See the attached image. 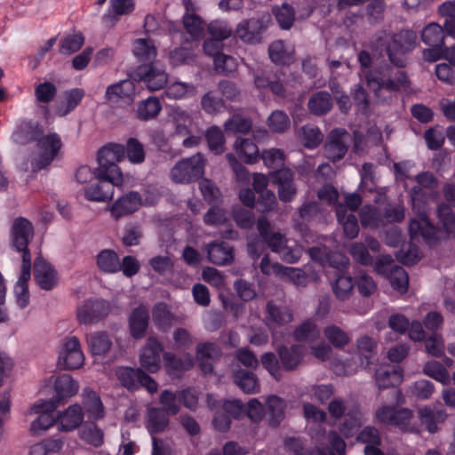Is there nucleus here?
<instances>
[{
	"mask_svg": "<svg viewBox=\"0 0 455 455\" xmlns=\"http://www.w3.org/2000/svg\"><path fill=\"white\" fill-rule=\"evenodd\" d=\"M58 419L60 421L59 429L60 431L74 430L77 428L84 420L83 408L77 403L72 404L66 411L60 413Z\"/></svg>",
	"mask_w": 455,
	"mask_h": 455,
	"instance_id": "obj_31",
	"label": "nucleus"
},
{
	"mask_svg": "<svg viewBox=\"0 0 455 455\" xmlns=\"http://www.w3.org/2000/svg\"><path fill=\"white\" fill-rule=\"evenodd\" d=\"M350 134L342 128H337L331 132L325 144L326 157L333 162L341 159L347 151V142Z\"/></svg>",
	"mask_w": 455,
	"mask_h": 455,
	"instance_id": "obj_17",
	"label": "nucleus"
},
{
	"mask_svg": "<svg viewBox=\"0 0 455 455\" xmlns=\"http://www.w3.org/2000/svg\"><path fill=\"white\" fill-rule=\"evenodd\" d=\"M419 417L430 433L437 430L436 424L444 420L446 414L442 410L441 403L428 405L419 411Z\"/></svg>",
	"mask_w": 455,
	"mask_h": 455,
	"instance_id": "obj_32",
	"label": "nucleus"
},
{
	"mask_svg": "<svg viewBox=\"0 0 455 455\" xmlns=\"http://www.w3.org/2000/svg\"><path fill=\"white\" fill-rule=\"evenodd\" d=\"M325 339L334 347H343L347 345L351 338L349 334L336 324H329L323 329Z\"/></svg>",
	"mask_w": 455,
	"mask_h": 455,
	"instance_id": "obj_51",
	"label": "nucleus"
},
{
	"mask_svg": "<svg viewBox=\"0 0 455 455\" xmlns=\"http://www.w3.org/2000/svg\"><path fill=\"white\" fill-rule=\"evenodd\" d=\"M267 28L263 20L250 19L238 23L235 35L244 43L258 44L261 40V35Z\"/></svg>",
	"mask_w": 455,
	"mask_h": 455,
	"instance_id": "obj_20",
	"label": "nucleus"
},
{
	"mask_svg": "<svg viewBox=\"0 0 455 455\" xmlns=\"http://www.w3.org/2000/svg\"><path fill=\"white\" fill-rule=\"evenodd\" d=\"M134 78L142 82L148 90L158 91L167 84L168 74L164 68L152 64L141 65L136 69Z\"/></svg>",
	"mask_w": 455,
	"mask_h": 455,
	"instance_id": "obj_15",
	"label": "nucleus"
},
{
	"mask_svg": "<svg viewBox=\"0 0 455 455\" xmlns=\"http://www.w3.org/2000/svg\"><path fill=\"white\" fill-rule=\"evenodd\" d=\"M277 353L282 367L286 371H293L301 363L305 347L302 345H292L290 347H281Z\"/></svg>",
	"mask_w": 455,
	"mask_h": 455,
	"instance_id": "obj_30",
	"label": "nucleus"
},
{
	"mask_svg": "<svg viewBox=\"0 0 455 455\" xmlns=\"http://www.w3.org/2000/svg\"><path fill=\"white\" fill-rule=\"evenodd\" d=\"M412 411L409 409H397L396 405H380L375 411V421L379 424L395 426L407 429Z\"/></svg>",
	"mask_w": 455,
	"mask_h": 455,
	"instance_id": "obj_14",
	"label": "nucleus"
},
{
	"mask_svg": "<svg viewBox=\"0 0 455 455\" xmlns=\"http://www.w3.org/2000/svg\"><path fill=\"white\" fill-rule=\"evenodd\" d=\"M439 223L447 236H455V214L445 204H441L437 208Z\"/></svg>",
	"mask_w": 455,
	"mask_h": 455,
	"instance_id": "obj_56",
	"label": "nucleus"
},
{
	"mask_svg": "<svg viewBox=\"0 0 455 455\" xmlns=\"http://www.w3.org/2000/svg\"><path fill=\"white\" fill-rule=\"evenodd\" d=\"M155 324L161 330L169 328L172 324V315L164 303H157L152 311Z\"/></svg>",
	"mask_w": 455,
	"mask_h": 455,
	"instance_id": "obj_61",
	"label": "nucleus"
},
{
	"mask_svg": "<svg viewBox=\"0 0 455 455\" xmlns=\"http://www.w3.org/2000/svg\"><path fill=\"white\" fill-rule=\"evenodd\" d=\"M299 137L307 148H316L323 138L320 129L311 125L303 126L299 131Z\"/></svg>",
	"mask_w": 455,
	"mask_h": 455,
	"instance_id": "obj_60",
	"label": "nucleus"
},
{
	"mask_svg": "<svg viewBox=\"0 0 455 455\" xmlns=\"http://www.w3.org/2000/svg\"><path fill=\"white\" fill-rule=\"evenodd\" d=\"M164 364L172 377H180L183 372L189 371L194 366V358L190 354H184L178 357L174 354L166 352L163 355Z\"/></svg>",
	"mask_w": 455,
	"mask_h": 455,
	"instance_id": "obj_26",
	"label": "nucleus"
},
{
	"mask_svg": "<svg viewBox=\"0 0 455 455\" xmlns=\"http://www.w3.org/2000/svg\"><path fill=\"white\" fill-rule=\"evenodd\" d=\"M356 345L361 360L360 366L367 368L375 354L374 350L377 343L373 338L363 336L357 339ZM331 365L333 372L339 376L355 374L359 368V364L354 357L350 359L346 358L345 360L335 358L331 361Z\"/></svg>",
	"mask_w": 455,
	"mask_h": 455,
	"instance_id": "obj_8",
	"label": "nucleus"
},
{
	"mask_svg": "<svg viewBox=\"0 0 455 455\" xmlns=\"http://www.w3.org/2000/svg\"><path fill=\"white\" fill-rule=\"evenodd\" d=\"M358 61L361 66V79H365L368 87L379 100H386L409 84L406 74L401 69L386 67L381 70L370 71L371 58L366 51L359 52Z\"/></svg>",
	"mask_w": 455,
	"mask_h": 455,
	"instance_id": "obj_3",
	"label": "nucleus"
},
{
	"mask_svg": "<svg viewBox=\"0 0 455 455\" xmlns=\"http://www.w3.org/2000/svg\"><path fill=\"white\" fill-rule=\"evenodd\" d=\"M421 39L430 47H440L443 44L444 30L439 24L431 22L422 30Z\"/></svg>",
	"mask_w": 455,
	"mask_h": 455,
	"instance_id": "obj_45",
	"label": "nucleus"
},
{
	"mask_svg": "<svg viewBox=\"0 0 455 455\" xmlns=\"http://www.w3.org/2000/svg\"><path fill=\"white\" fill-rule=\"evenodd\" d=\"M33 236L32 224L24 218L14 220L12 228V248L21 253L22 265L19 278L14 285L16 303L25 308L29 303L28 281L31 277V255L28 249L29 240Z\"/></svg>",
	"mask_w": 455,
	"mask_h": 455,
	"instance_id": "obj_2",
	"label": "nucleus"
},
{
	"mask_svg": "<svg viewBox=\"0 0 455 455\" xmlns=\"http://www.w3.org/2000/svg\"><path fill=\"white\" fill-rule=\"evenodd\" d=\"M201 107L206 114L218 115L226 109V103L223 98H220L214 92L209 91L203 95Z\"/></svg>",
	"mask_w": 455,
	"mask_h": 455,
	"instance_id": "obj_52",
	"label": "nucleus"
},
{
	"mask_svg": "<svg viewBox=\"0 0 455 455\" xmlns=\"http://www.w3.org/2000/svg\"><path fill=\"white\" fill-rule=\"evenodd\" d=\"M34 276L37 284L46 291L54 288L58 282L55 269L40 257L36 258L34 263Z\"/></svg>",
	"mask_w": 455,
	"mask_h": 455,
	"instance_id": "obj_24",
	"label": "nucleus"
},
{
	"mask_svg": "<svg viewBox=\"0 0 455 455\" xmlns=\"http://www.w3.org/2000/svg\"><path fill=\"white\" fill-rule=\"evenodd\" d=\"M361 225L364 228L375 229L385 225L383 215L371 205H364L360 211Z\"/></svg>",
	"mask_w": 455,
	"mask_h": 455,
	"instance_id": "obj_50",
	"label": "nucleus"
},
{
	"mask_svg": "<svg viewBox=\"0 0 455 455\" xmlns=\"http://www.w3.org/2000/svg\"><path fill=\"white\" fill-rule=\"evenodd\" d=\"M114 187H116L108 180H98V182L85 190V197L90 201L106 202L112 199Z\"/></svg>",
	"mask_w": 455,
	"mask_h": 455,
	"instance_id": "obj_34",
	"label": "nucleus"
},
{
	"mask_svg": "<svg viewBox=\"0 0 455 455\" xmlns=\"http://www.w3.org/2000/svg\"><path fill=\"white\" fill-rule=\"evenodd\" d=\"M167 413L159 408H151L148 411L147 428L151 435L163 432L168 426Z\"/></svg>",
	"mask_w": 455,
	"mask_h": 455,
	"instance_id": "obj_43",
	"label": "nucleus"
},
{
	"mask_svg": "<svg viewBox=\"0 0 455 455\" xmlns=\"http://www.w3.org/2000/svg\"><path fill=\"white\" fill-rule=\"evenodd\" d=\"M208 260L219 266L231 263L234 259L233 248L225 242H214L206 245Z\"/></svg>",
	"mask_w": 455,
	"mask_h": 455,
	"instance_id": "obj_28",
	"label": "nucleus"
},
{
	"mask_svg": "<svg viewBox=\"0 0 455 455\" xmlns=\"http://www.w3.org/2000/svg\"><path fill=\"white\" fill-rule=\"evenodd\" d=\"M307 106L311 113L322 116L331 110L332 100L330 93L318 92L309 99Z\"/></svg>",
	"mask_w": 455,
	"mask_h": 455,
	"instance_id": "obj_47",
	"label": "nucleus"
},
{
	"mask_svg": "<svg viewBox=\"0 0 455 455\" xmlns=\"http://www.w3.org/2000/svg\"><path fill=\"white\" fill-rule=\"evenodd\" d=\"M196 86L183 82H174L171 84L164 91L167 98L172 100H180L193 97L196 94Z\"/></svg>",
	"mask_w": 455,
	"mask_h": 455,
	"instance_id": "obj_48",
	"label": "nucleus"
},
{
	"mask_svg": "<svg viewBox=\"0 0 455 455\" xmlns=\"http://www.w3.org/2000/svg\"><path fill=\"white\" fill-rule=\"evenodd\" d=\"M161 109L160 100L156 97H148L139 105L137 116L140 120L148 121L157 116Z\"/></svg>",
	"mask_w": 455,
	"mask_h": 455,
	"instance_id": "obj_53",
	"label": "nucleus"
},
{
	"mask_svg": "<svg viewBox=\"0 0 455 455\" xmlns=\"http://www.w3.org/2000/svg\"><path fill=\"white\" fill-rule=\"evenodd\" d=\"M206 402L211 410L221 408L228 415L235 419L242 416L244 411L242 402L236 399L221 402L216 399L212 394H208Z\"/></svg>",
	"mask_w": 455,
	"mask_h": 455,
	"instance_id": "obj_37",
	"label": "nucleus"
},
{
	"mask_svg": "<svg viewBox=\"0 0 455 455\" xmlns=\"http://www.w3.org/2000/svg\"><path fill=\"white\" fill-rule=\"evenodd\" d=\"M84 43V37L81 33H73L64 36L60 44V52L70 55L81 49Z\"/></svg>",
	"mask_w": 455,
	"mask_h": 455,
	"instance_id": "obj_59",
	"label": "nucleus"
},
{
	"mask_svg": "<svg viewBox=\"0 0 455 455\" xmlns=\"http://www.w3.org/2000/svg\"><path fill=\"white\" fill-rule=\"evenodd\" d=\"M84 363V355L76 336L67 337L58 356V365L67 371L81 368Z\"/></svg>",
	"mask_w": 455,
	"mask_h": 455,
	"instance_id": "obj_12",
	"label": "nucleus"
},
{
	"mask_svg": "<svg viewBox=\"0 0 455 455\" xmlns=\"http://www.w3.org/2000/svg\"><path fill=\"white\" fill-rule=\"evenodd\" d=\"M235 383L247 394H254L259 391V384L254 373L240 370L235 373Z\"/></svg>",
	"mask_w": 455,
	"mask_h": 455,
	"instance_id": "obj_49",
	"label": "nucleus"
},
{
	"mask_svg": "<svg viewBox=\"0 0 455 455\" xmlns=\"http://www.w3.org/2000/svg\"><path fill=\"white\" fill-rule=\"evenodd\" d=\"M134 93V83L130 79H125L109 85L106 90L105 97L109 101L117 102L123 99L131 100Z\"/></svg>",
	"mask_w": 455,
	"mask_h": 455,
	"instance_id": "obj_35",
	"label": "nucleus"
},
{
	"mask_svg": "<svg viewBox=\"0 0 455 455\" xmlns=\"http://www.w3.org/2000/svg\"><path fill=\"white\" fill-rule=\"evenodd\" d=\"M132 53L138 61L150 62L156 58L157 50L150 39L139 38L132 44Z\"/></svg>",
	"mask_w": 455,
	"mask_h": 455,
	"instance_id": "obj_40",
	"label": "nucleus"
},
{
	"mask_svg": "<svg viewBox=\"0 0 455 455\" xmlns=\"http://www.w3.org/2000/svg\"><path fill=\"white\" fill-rule=\"evenodd\" d=\"M293 320L291 309L285 305H277L274 300L267 301L266 305V315L264 323L271 331L283 326Z\"/></svg>",
	"mask_w": 455,
	"mask_h": 455,
	"instance_id": "obj_18",
	"label": "nucleus"
},
{
	"mask_svg": "<svg viewBox=\"0 0 455 455\" xmlns=\"http://www.w3.org/2000/svg\"><path fill=\"white\" fill-rule=\"evenodd\" d=\"M416 44V33L406 29L401 30L393 36L383 32L372 41V47L377 50L385 48L389 60L396 67L403 68L406 64L405 54L412 51Z\"/></svg>",
	"mask_w": 455,
	"mask_h": 455,
	"instance_id": "obj_5",
	"label": "nucleus"
},
{
	"mask_svg": "<svg viewBox=\"0 0 455 455\" xmlns=\"http://www.w3.org/2000/svg\"><path fill=\"white\" fill-rule=\"evenodd\" d=\"M54 395L50 400L56 403L57 406L76 395L79 384L69 374L64 373L58 376L54 381Z\"/></svg>",
	"mask_w": 455,
	"mask_h": 455,
	"instance_id": "obj_23",
	"label": "nucleus"
},
{
	"mask_svg": "<svg viewBox=\"0 0 455 455\" xmlns=\"http://www.w3.org/2000/svg\"><path fill=\"white\" fill-rule=\"evenodd\" d=\"M109 312L110 305L107 300L87 299L77 307L76 319L81 324L91 325L106 317Z\"/></svg>",
	"mask_w": 455,
	"mask_h": 455,
	"instance_id": "obj_13",
	"label": "nucleus"
},
{
	"mask_svg": "<svg viewBox=\"0 0 455 455\" xmlns=\"http://www.w3.org/2000/svg\"><path fill=\"white\" fill-rule=\"evenodd\" d=\"M142 199L138 192L132 191L119 197L110 207L111 216L118 220L139 210Z\"/></svg>",
	"mask_w": 455,
	"mask_h": 455,
	"instance_id": "obj_22",
	"label": "nucleus"
},
{
	"mask_svg": "<svg viewBox=\"0 0 455 455\" xmlns=\"http://www.w3.org/2000/svg\"><path fill=\"white\" fill-rule=\"evenodd\" d=\"M170 116L177 134L187 135L199 132L202 128L199 122V112H191L177 107L172 108Z\"/></svg>",
	"mask_w": 455,
	"mask_h": 455,
	"instance_id": "obj_16",
	"label": "nucleus"
},
{
	"mask_svg": "<svg viewBox=\"0 0 455 455\" xmlns=\"http://www.w3.org/2000/svg\"><path fill=\"white\" fill-rule=\"evenodd\" d=\"M148 325V310L143 304L134 308L129 317L131 335L134 339L144 337Z\"/></svg>",
	"mask_w": 455,
	"mask_h": 455,
	"instance_id": "obj_29",
	"label": "nucleus"
},
{
	"mask_svg": "<svg viewBox=\"0 0 455 455\" xmlns=\"http://www.w3.org/2000/svg\"><path fill=\"white\" fill-rule=\"evenodd\" d=\"M182 4L186 10L183 15V25L191 40H198L204 32V24L202 19L196 14V6L192 0H183Z\"/></svg>",
	"mask_w": 455,
	"mask_h": 455,
	"instance_id": "obj_21",
	"label": "nucleus"
},
{
	"mask_svg": "<svg viewBox=\"0 0 455 455\" xmlns=\"http://www.w3.org/2000/svg\"><path fill=\"white\" fill-rule=\"evenodd\" d=\"M57 404L52 400H38L28 410L26 415H37V418L31 422L30 432L33 435H40L51 428L56 422L54 415Z\"/></svg>",
	"mask_w": 455,
	"mask_h": 455,
	"instance_id": "obj_10",
	"label": "nucleus"
},
{
	"mask_svg": "<svg viewBox=\"0 0 455 455\" xmlns=\"http://www.w3.org/2000/svg\"><path fill=\"white\" fill-rule=\"evenodd\" d=\"M86 342L93 355H105L112 346V341L106 331H95L86 335Z\"/></svg>",
	"mask_w": 455,
	"mask_h": 455,
	"instance_id": "obj_41",
	"label": "nucleus"
},
{
	"mask_svg": "<svg viewBox=\"0 0 455 455\" xmlns=\"http://www.w3.org/2000/svg\"><path fill=\"white\" fill-rule=\"evenodd\" d=\"M365 420L360 407L355 405L346 414L345 421L339 427V431L346 438L352 437L358 432Z\"/></svg>",
	"mask_w": 455,
	"mask_h": 455,
	"instance_id": "obj_33",
	"label": "nucleus"
},
{
	"mask_svg": "<svg viewBox=\"0 0 455 455\" xmlns=\"http://www.w3.org/2000/svg\"><path fill=\"white\" fill-rule=\"evenodd\" d=\"M312 438L315 442L318 454L304 451L301 441L293 437L284 441V447L294 455H346V443L336 432L326 434L319 429L315 435H312Z\"/></svg>",
	"mask_w": 455,
	"mask_h": 455,
	"instance_id": "obj_6",
	"label": "nucleus"
},
{
	"mask_svg": "<svg viewBox=\"0 0 455 455\" xmlns=\"http://www.w3.org/2000/svg\"><path fill=\"white\" fill-rule=\"evenodd\" d=\"M42 129L36 124H24L13 133V140L20 144L36 141L37 153L31 159L33 172L44 169L56 159L62 148L60 136L56 132L43 135Z\"/></svg>",
	"mask_w": 455,
	"mask_h": 455,
	"instance_id": "obj_4",
	"label": "nucleus"
},
{
	"mask_svg": "<svg viewBox=\"0 0 455 455\" xmlns=\"http://www.w3.org/2000/svg\"><path fill=\"white\" fill-rule=\"evenodd\" d=\"M293 335L298 341L313 342L320 337V330L314 320L307 319L295 329Z\"/></svg>",
	"mask_w": 455,
	"mask_h": 455,
	"instance_id": "obj_44",
	"label": "nucleus"
},
{
	"mask_svg": "<svg viewBox=\"0 0 455 455\" xmlns=\"http://www.w3.org/2000/svg\"><path fill=\"white\" fill-rule=\"evenodd\" d=\"M375 380L379 389L397 386L403 381V371L399 366L382 364L376 370Z\"/></svg>",
	"mask_w": 455,
	"mask_h": 455,
	"instance_id": "obj_27",
	"label": "nucleus"
},
{
	"mask_svg": "<svg viewBox=\"0 0 455 455\" xmlns=\"http://www.w3.org/2000/svg\"><path fill=\"white\" fill-rule=\"evenodd\" d=\"M260 158L264 164L269 169H278L284 164L285 156L279 148H269L263 150Z\"/></svg>",
	"mask_w": 455,
	"mask_h": 455,
	"instance_id": "obj_63",
	"label": "nucleus"
},
{
	"mask_svg": "<svg viewBox=\"0 0 455 455\" xmlns=\"http://www.w3.org/2000/svg\"><path fill=\"white\" fill-rule=\"evenodd\" d=\"M142 373L140 369L121 367L116 371V375L121 384L128 389L140 387V379Z\"/></svg>",
	"mask_w": 455,
	"mask_h": 455,
	"instance_id": "obj_55",
	"label": "nucleus"
},
{
	"mask_svg": "<svg viewBox=\"0 0 455 455\" xmlns=\"http://www.w3.org/2000/svg\"><path fill=\"white\" fill-rule=\"evenodd\" d=\"M251 118L240 114H235L225 122L224 128L226 132L234 134H246L251 131Z\"/></svg>",
	"mask_w": 455,
	"mask_h": 455,
	"instance_id": "obj_54",
	"label": "nucleus"
},
{
	"mask_svg": "<svg viewBox=\"0 0 455 455\" xmlns=\"http://www.w3.org/2000/svg\"><path fill=\"white\" fill-rule=\"evenodd\" d=\"M354 282L351 276L339 275L331 283V289L337 299L347 300L353 292Z\"/></svg>",
	"mask_w": 455,
	"mask_h": 455,
	"instance_id": "obj_57",
	"label": "nucleus"
},
{
	"mask_svg": "<svg viewBox=\"0 0 455 455\" xmlns=\"http://www.w3.org/2000/svg\"><path fill=\"white\" fill-rule=\"evenodd\" d=\"M235 149L246 164H254L260 157L257 145L249 139H237L235 142Z\"/></svg>",
	"mask_w": 455,
	"mask_h": 455,
	"instance_id": "obj_42",
	"label": "nucleus"
},
{
	"mask_svg": "<svg viewBox=\"0 0 455 455\" xmlns=\"http://www.w3.org/2000/svg\"><path fill=\"white\" fill-rule=\"evenodd\" d=\"M100 269L105 273H116L121 270L118 255L112 250H102L97 257Z\"/></svg>",
	"mask_w": 455,
	"mask_h": 455,
	"instance_id": "obj_46",
	"label": "nucleus"
},
{
	"mask_svg": "<svg viewBox=\"0 0 455 455\" xmlns=\"http://www.w3.org/2000/svg\"><path fill=\"white\" fill-rule=\"evenodd\" d=\"M413 180L418 183L411 188V199L412 210L417 214V219H413L409 224V233L411 239H422L427 243H431L436 240L437 229L431 223L426 208V201L424 200V188H435L438 181L435 175L430 172H422L417 174Z\"/></svg>",
	"mask_w": 455,
	"mask_h": 455,
	"instance_id": "obj_1",
	"label": "nucleus"
},
{
	"mask_svg": "<svg viewBox=\"0 0 455 455\" xmlns=\"http://www.w3.org/2000/svg\"><path fill=\"white\" fill-rule=\"evenodd\" d=\"M82 403L89 418L99 420L105 417V407L96 391L87 387L82 390Z\"/></svg>",
	"mask_w": 455,
	"mask_h": 455,
	"instance_id": "obj_25",
	"label": "nucleus"
},
{
	"mask_svg": "<svg viewBox=\"0 0 455 455\" xmlns=\"http://www.w3.org/2000/svg\"><path fill=\"white\" fill-rule=\"evenodd\" d=\"M346 206L339 204L336 206L338 221L342 225L344 235L348 239H354L358 235L359 226L355 214H346Z\"/></svg>",
	"mask_w": 455,
	"mask_h": 455,
	"instance_id": "obj_39",
	"label": "nucleus"
},
{
	"mask_svg": "<svg viewBox=\"0 0 455 455\" xmlns=\"http://www.w3.org/2000/svg\"><path fill=\"white\" fill-rule=\"evenodd\" d=\"M205 160L201 153L179 161L171 170V179L175 183H190L204 175Z\"/></svg>",
	"mask_w": 455,
	"mask_h": 455,
	"instance_id": "obj_9",
	"label": "nucleus"
},
{
	"mask_svg": "<svg viewBox=\"0 0 455 455\" xmlns=\"http://www.w3.org/2000/svg\"><path fill=\"white\" fill-rule=\"evenodd\" d=\"M219 348L214 343H202L196 347V358L202 371L205 374L212 373L213 370L212 361L218 355Z\"/></svg>",
	"mask_w": 455,
	"mask_h": 455,
	"instance_id": "obj_36",
	"label": "nucleus"
},
{
	"mask_svg": "<svg viewBox=\"0 0 455 455\" xmlns=\"http://www.w3.org/2000/svg\"><path fill=\"white\" fill-rule=\"evenodd\" d=\"M80 437L86 443L94 447H100L103 443L104 434L97 426L91 424L85 425L83 427L80 433Z\"/></svg>",
	"mask_w": 455,
	"mask_h": 455,
	"instance_id": "obj_64",
	"label": "nucleus"
},
{
	"mask_svg": "<svg viewBox=\"0 0 455 455\" xmlns=\"http://www.w3.org/2000/svg\"><path fill=\"white\" fill-rule=\"evenodd\" d=\"M162 351L161 343L156 338H149L140 355L141 366L151 373L156 372L160 369Z\"/></svg>",
	"mask_w": 455,
	"mask_h": 455,
	"instance_id": "obj_19",
	"label": "nucleus"
},
{
	"mask_svg": "<svg viewBox=\"0 0 455 455\" xmlns=\"http://www.w3.org/2000/svg\"><path fill=\"white\" fill-rule=\"evenodd\" d=\"M267 411L269 413V423L277 426L283 416L285 407L284 401L276 395H270L267 400Z\"/></svg>",
	"mask_w": 455,
	"mask_h": 455,
	"instance_id": "obj_58",
	"label": "nucleus"
},
{
	"mask_svg": "<svg viewBox=\"0 0 455 455\" xmlns=\"http://www.w3.org/2000/svg\"><path fill=\"white\" fill-rule=\"evenodd\" d=\"M375 270L384 275L391 286L400 293H405L408 290L409 278L405 270L395 264L392 256L381 255L375 262Z\"/></svg>",
	"mask_w": 455,
	"mask_h": 455,
	"instance_id": "obj_11",
	"label": "nucleus"
},
{
	"mask_svg": "<svg viewBox=\"0 0 455 455\" xmlns=\"http://www.w3.org/2000/svg\"><path fill=\"white\" fill-rule=\"evenodd\" d=\"M125 155L124 146L111 143L101 148L98 152V164L96 178L98 180H108L116 184V187L123 186L124 176L117 166Z\"/></svg>",
	"mask_w": 455,
	"mask_h": 455,
	"instance_id": "obj_7",
	"label": "nucleus"
},
{
	"mask_svg": "<svg viewBox=\"0 0 455 455\" xmlns=\"http://www.w3.org/2000/svg\"><path fill=\"white\" fill-rule=\"evenodd\" d=\"M299 217L305 221L324 220L323 209L317 202L304 203L299 208Z\"/></svg>",
	"mask_w": 455,
	"mask_h": 455,
	"instance_id": "obj_62",
	"label": "nucleus"
},
{
	"mask_svg": "<svg viewBox=\"0 0 455 455\" xmlns=\"http://www.w3.org/2000/svg\"><path fill=\"white\" fill-rule=\"evenodd\" d=\"M110 8L109 12L102 17V22L106 26H114L118 20V16L132 12L134 10V1L111 0Z\"/></svg>",
	"mask_w": 455,
	"mask_h": 455,
	"instance_id": "obj_38",
	"label": "nucleus"
}]
</instances>
